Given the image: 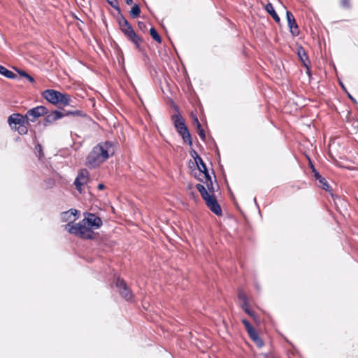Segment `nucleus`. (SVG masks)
I'll return each mask as SVG.
<instances>
[{
	"mask_svg": "<svg viewBox=\"0 0 358 358\" xmlns=\"http://www.w3.org/2000/svg\"><path fill=\"white\" fill-rule=\"evenodd\" d=\"M122 32L127 36V38L135 45L137 49L140 48V44L143 40L135 33L132 27H129V29H124Z\"/></svg>",
	"mask_w": 358,
	"mask_h": 358,
	"instance_id": "obj_11",
	"label": "nucleus"
},
{
	"mask_svg": "<svg viewBox=\"0 0 358 358\" xmlns=\"http://www.w3.org/2000/svg\"><path fill=\"white\" fill-rule=\"evenodd\" d=\"M266 358H275V357H274L273 356H267Z\"/></svg>",
	"mask_w": 358,
	"mask_h": 358,
	"instance_id": "obj_44",
	"label": "nucleus"
},
{
	"mask_svg": "<svg viewBox=\"0 0 358 358\" xmlns=\"http://www.w3.org/2000/svg\"><path fill=\"white\" fill-rule=\"evenodd\" d=\"M107 1H108V2L110 5H112V6H113V3H112V1H111L110 0H107Z\"/></svg>",
	"mask_w": 358,
	"mask_h": 358,
	"instance_id": "obj_43",
	"label": "nucleus"
},
{
	"mask_svg": "<svg viewBox=\"0 0 358 358\" xmlns=\"http://www.w3.org/2000/svg\"><path fill=\"white\" fill-rule=\"evenodd\" d=\"M340 5L342 8L348 9L350 8V0H340Z\"/></svg>",
	"mask_w": 358,
	"mask_h": 358,
	"instance_id": "obj_33",
	"label": "nucleus"
},
{
	"mask_svg": "<svg viewBox=\"0 0 358 358\" xmlns=\"http://www.w3.org/2000/svg\"><path fill=\"white\" fill-rule=\"evenodd\" d=\"M28 124H22L19 125L18 127L14 126V127H12L13 129L15 131H17L19 134L20 135H25L28 132V129L27 127V125Z\"/></svg>",
	"mask_w": 358,
	"mask_h": 358,
	"instance_id": "obj_24",
	"label": "nucleus"
},
{
	"mask_svg": "<svg viewBox=\"0 0 358 358\" xmlns=\"http://www.w3.org/2000/svg\"><path fill=\"white\" fill-rule=\"evenodd\" d=\"M115 152V145L111 141H104L94 146L86 158L85 164L90 169L98 167Z\"/></svg>",
	"mask_w": 358,
	"mask_h": 358,
	"instance_id": "obj_1",
	"label": "nucleus"
},
{
	"mask_svg": "<svg viewBox=\"0 0 358 358\" xmlns=\"http://www.w3.org/2000/svg\"><path fill=\"white\" fill-rule=\"evenodd\" d=\"M150 36H152V38L155 41H156L159 43H162V38H161L160 36L159 35V34L157 33V31H156V29L154 27H152L150 29Z\"/></svg>",
	"mask_w": 358,
	"mask_h": 358,
	"instance_id": "obj_26",
	"label": "nucleus"
},
{
	"mask_svg": "<svg viewBox=\"0 0 358 358\" xmlns=\"http://www.w3.org/2000/svg\"><path fill=\"white\" fill-rule=\"evenodd\" d=\"M309 165H310V168H311V169L313 171V168H315V167H314L313 163L311 162V161L310 159H309Z\"/></svg>",
	"mask_w": 358,
	"mask_h": 358,
	"instance_id": "obj_42",
	"label": "nucleus"
},
{
	"mask_svg": "<svg viewBox=\"0 0 358 358\" xmlns=\"http://www.w3.org/2000/svg\"><path fill=\"white\" fill-rule=\"evenodd\" d=\"M8 123L12 128L13 124L20 125L22 124H29L27 119L25 117V115H22L20 113H13L8 117Z\"/></svg>",
	"mask_w": 358,
	"mask_h": 358,
	"instance_id": "obj_13",
	"label": "nucleus"
},
{
	"mask_svg": "<svg viewBox=\"0 0 358 358\" xmlns=\"http://www.w3.org/2000/svg\"><path fill=\"white\" fill-rule=\"evenodd\" d=\"M194 153L196 155V157H194V159H195V162L198 166L199 170L204 174V176H206V175H208L209 173H208L206 166L205 163L203 162V159H201V157L200 156H199L195 151H194Z\"/></svg>",
	"mask_w": 358,
	"mask_h": 358,
	"instance_id": "obj_17",
	"label": "nucleus"
},
{
	"mask_svg": "<svg viewBox=\"0 0 358 358\" xmlns=\"http://www.w3.org/2000/svg\"><path fill=\"white\" fill-rule=\"evenodd\" d=\"M101 225H66L65 230L81 238L92 239L93 229H99Z\"/></svg>",
	"mask_w": 358,
	"mask_h": 358,
	"instance_id": "obj_3",
	"label": "nucleus"
},
{
	"mask_svg": "<svg viewBox=\"0 0 358 358\" xmlns=\"http://www.w3.org/2000/svg\"><path fill=\"white\" fill-rule=\"evenodd\" d=\"M78 210L70 209L61 214V220L64 222H67V224H73L78 219Z\"/></svg>",
	"mask_w": 358,
	"mask_h": 358,
	"instance_id": "obj_12",
	"label": "nucleus"
},
{
	"mask_svg": "<svg viewBox=\"0 0 358 358\" xmlns=\"http://www.w3.org/2000/svg\"><path fill=\"white\" fill-rule=\"evenodd\" d=\"M42 96L55 106H69L71 101V96L55 90H46L42 92Z\"/></svg>",
	"mask_w": 358,
	"mask_h": 358,
	"instance_id": "obj_2",
	"label": "nucleus"
},
{
	"mask_svg": "<svg viewBox=\"0 0 358 358\" xmlns=\"http://www.w3.org/2000/svg\"><path fill=\"white\" fill-rule=\"evenodd\" d=\"M286 17L287 20V24L289 28V31L292 36H299L300 31L299 26L296 22V20L292 13V12L287 10L286 12Z\"/></svg>",
	"mask_w": 358,
	"mask_h": 358,
	"instance_id": "obj_10",
	"label": "nucleus"
},
{
	"mask_svg": "<svg viewBox=\"0 0 358 358\" xmlns=\"http://www.w3.org/2000/svg\"><path fill=\"white\" fill-rule=\"evenodd\" d=\"M208 208L215 215H221L222 210L214 194H210L208 198L204 199Z\"/></svg>",
	"mask_w": 358,
	"mask_h": 358,
	"instance_id": "obj_9",
	"label": "nucleus"
},
{
	"mask_svg": "<svg viewBox=\"0 0 358 358\" xmlns=\"http://www.w3.org/2000/svg\"><path fill=\"white\" fill-rule=\"evenodd\" d=\"M18 73H19V75L21 77L27 78L31 83H35L34 78L28 74L26 71H19Z\"/></svg>",
	"mask_w": 358,
	"mask_h": 358,
	"instance_id": "obj_29",
	"label": "nucleus"
},
{
	"mask_svg": "<svg viewBox=\"0 0 358 358\" xmlns=\"http://www.w3.org/2000/svg\"><path fill=\"white\" fill-rule=\"evenodd\" d=\"M35 149L38 152L40 157L43 156V148H42L41 145H40V144L36 145L35 147Z\"/></svg>",
	"mask_w": 358,
	"mask_h": 358,
	"instance_id": "obj_36",
	"label": "nucleus"
},
{
	"mask_svg": "<svg viewBox=\"0 0 358 358\" xmlns=\"http://www.w3.org/2000/svg\"><path fill=\"white\" fill-rule=\"evenodd\" d=\"M191 117H192V124L196 127H200V125L201 123L199 122V120H198V117L196 116V114L192 113H191Z\"/></svg>",
	"mask_w": 358,
	"mask_h": 358,
	"instance_id": "obj_31",
	"label": "nucleus"
},
{
	"mask_svg": "<svg viewBox=\"0 0 358 358\" xmlns=\"http://www.w3.org/2000/svg\"><path fill=\"white\" fill-rule=\"evenodd\" d=\"M238 298L242 302L249 301L246 293L242 289H238Z\"/></svg>",
	"mask_w": 358,
	"mask_h": 358,
	"instance_id": "obj_28",
	"label": "nucleus"
},
{
	"mask_svg": "<svg viewBox=\"0 0 358 358\" xmlns=\"http://www.w3.org/2000/svg\"><path fill=\"white\" fill-rule=\"evenodd\" d=\"M245 313L246 314H248L249 316H250L256 323H259V317L257 315V314L255 313V311L249 309V310H246V312H245Z\"/></svg>",
	"mask_w": 358,
	"mask_h": 358,
	"instance_id": "obj_30",
	"label": "nucleus"
},
{
	"mask_svg": "<svg viewBox=\"0 0 358 358\" xmlns=\"http://www.w3.org/2000/svg\"><path fill=\"white\" fill-rule=\"evenodd\" d=\"M48 113V110L46 107L38 106L28 110L25 114V117L27 119L28 123H29V122H34L39 117H43Z\"/></svg>",
	"mask_w": 358,
	"mask_h": 358,
	"instance_id": "obj_5",
	"label": "nucleus"
},
{
	"mask_svg": "<svg viewBox=\"0 0 358 358\" xmlns=\"http://www.w3.org/2000/svg\"><path fill=\"white\" fill-rule=\"evenodd\" d=\"M126 3L128 5H131L133 3V0H125Z\"/></svg>",
	"mask_w": 358,
	"mask_h": 358,
	"instance_id": "obj_41",
	"label": "nucleus"
},
{
	"mask_svg": "<svg viewBox=\"0 0 358 358\" xmlns=\"http://www.w3.org/2000/svg\"><path fill=\"white\" fill-rule=\"evenodd\" d=\"M196 189L199 192L202 199L204 200L210 195L209 191L206 189V187L201 184L196 185Z\"/></svg>",
	"mask_w": 358,
	"mask_h": 358,
	"instance_id": "obj_21",
	"label": "nucleus"
},
{
	"mask_svg": "<svg viewBox=\"0 0 358 358\" xmlns=\"http://www.w3.org/2000/svg\"><path fill=\"white\" fill-rule=\"evenodd\" d=\"M141 13V9L137 4H135L131 9L130 14L133 18H136L139 16Z\"/></svg>",
	"mask_w": 358,
	"mask_h": 358,
	"instance_id": "obj_27",
	"label": "nucleus"
},
{
	"mask_svg": "<svg viewBox=\"0 0 358 358\" xmlns=\"http://www.w3.org/2000/svg\"><path fill=\"white\" fill-rule=\"evenodd\" d=\"M171 120L173 122L174 127L177 132L181 136L183 141L188 145H192V140L191 134L185 124V120L180 114H174L171 116Z\"/></svg>",
	"mask_w": 358,
	"mask_h": 358,
	"instance_id": "obj_4",
	"label": "nucleus"
},
{
	"mask_svg": "<svg viewBox=\"0 0 358 358\" xmlns=\"http://www.w3.org/2000/svg\"><path fill=\"white\" fill-rule=\"evenodd\" d=\"M297 54H298V56H299L300 60L302 62L303 66L307 69V73L308 74H310V69L308 67L310 61L308 59V57L305 50L302 47H300L298 49Z\"/></svg>",
	"mask_w": 358,
	"mask_h": 358,
	"instance_id": "obj_16",
	"label": "nucleus"
},
{
	"mask_svg": "<svg viewBox=\"0 0 358 358\" xmlns=\"http://www.w3.org/2000/svg\"><path fill=\"white\" fill-rule=\"evenodd\" d=\"M349 98L353 99V98L350 95H349Z\"/></svg>",
	"mask_w": 358,
	"mask_h": 358,
	"instance_id": "obj_45",
	"label": "nucleus"
},
{
	"mask_svg": "<svg viewBox=\"0 0 358 358\" xmlns=\"http://www.w3.org/2000/svg\"><path fill=\"white\" fill-rule=\"evenodd\" d=\"M79 224H102V220L101 217L96 214L85 213L84 219L82 223L80 222Z\"/></svg>",
	"mask_w": 358,
	"mask_h": 358,
	"instance_id": "obj_15",
	"label": "nucleus"
},
{
	"mask_svg": "<svg viewBox=\"0 0 358 358\" xmlns=\"http://www.w3.org/2000/svg\"><path fill=\"white\" fill-rule=\"evenodd\" d=\"M265 10L271 15V17H273V19L275 20V22L277 24L280 23V18L278 16V15L277 14V13L275 12V10H274L273 6L271 3H268L265 6Z\"/></svg>",
	"mask_w": 358,
	"mask_h": 358,
	"instance_id": "obj_18",
	"label": "nucleus"
},
{
	"mask_svg": "<svg viewBox=\"0 0 358 358\" xmlns=\"http://www.w3.org/2000/svg\"><path fill=\"white\" fill-rule=\"evenodd\" d=\"M115 285L122 298L126 301H131L133 299L134 294L123 279L118 278L116 280Z\"/></svg>",
	"mask_w": 358,
	"mask_h": 358,
	"instance_id": "obj_6",
	"label": "nucleus"
},
{
	"mask_svg": "<svg viewBox=\"0 0 358 358\" xmlns=\"http://www.w3.org/2000/svg\"><path fill=\"white\" fill-rule=\"evenodd\" d=\"M104 187H105V185H104L103 184H101H101H99V185H98V189H100V190L103 189H104Z\"/></svg>",
	"mask_w": 358,
	"mask_h": 358,
	"instance_id": "obj_40",
	"label": "nucleus"
},
{
	"mask_svg": "<svg viewBox=\"0 0 358 358\" xmlns=\"http://www.w3.org/2000/svg\"><path fill=\"white\" fill-rule=\"evenodd\" d=\"M249 306H249V301L242 302L241 303V307L244 310V312H246V310H249L250 309Z\"/></svg>",
	"mask_w": 358,
	"mask_h": 358,
	"instance_id": "obj_37",
	"label": "nucleus"
},
{
	"mask_svg": "<svg viewBox=\"0 0 358 358\" xmlns=\"http://www.w3.org/2000/svg\"><path fill=\"white\" fill-rule=\"evenodd\" d=\"M289 188H290L291 192L292 193H294V192H296L297 191H299V190H301L302 189L301 185L299 183H297V182L289 186Z\"/></svg>",
	"mask_w": 358,
	"mask_h": 358,
	"instance_id": "obj_32",
	"label": "nucleus"
},
{
	"mask_svg": "<svg viewBox=\"0 0 358 358\" xmlns=\"http://www.w3.org/2000/svg\"><path fill=\"white\" fill-rule=\"evenodd\" d=\"M44 118V126L51 124L57 120L64 117V114L59 110H54L49 114L45 115Z\"/></svg>",
	"mask_w": 358,
	"mask_h": 358,
	"instance_id": "obj_14",
	"label": "nucleus"
},
{
	"mask_svg": "<svg viewBox=\"0 0 358 358\" xmlns=\"http://www.w3.org/2000/svg\"><path fill=\"white\" fill-rule=\"evenodd\" d=\"M196 128L197 133H198L199 136H200V138L203 141H205V139H206L205 131L202 128L201 125H200V127H196Z\"/></svg>",
	"mask_w": 358,
	"mask_h": 358,
	"instance_id": "obj_34",
	"label": "nucleus"
},
{
	"mask_svg": "<svg viewBox=\"0 0 358 358\" xmlns=\"http://www.w3.org/2000/svg\"><path fill=\"white\" fill-rule=\"evenodd\" d=\"M318 186L321 188H322L323 189L326 190L327 192H329L332 197V199L334 200H335V196L334 194L332 193V189H331V187L330 186V185L328 183V182L327 181V180L324 178H321L319 181H318Z\"/></svg>",
	"mask_w": 358,
	"mask_h": 358,
	"instance_id": "obj_19",
	"label": "nucleus"
},
{
	"mask_svg": "<svg viewBox=\"0 0 358 358\" xmlns=\"http://www.w3.org/2000/svg\"><path fill=\"white\" fill-rule=\"evenodd\" d=\"M241 322L243 324L250 339L254 341L259 348H262L264 345V342L259 338V334L255 329L246 319H242Z\"/></svg>",
	"mask_w": 358,
	"mask_h": 358,
	"instance_id": "obj_7",
	"label": "nucleus"
},
{
	"mask_svg": "<svg viewBox=\"0 0 358 358\" xmlns=\"http://www.w3.org/2000/svg\"><path fill=\"white\" fill-rule=\"evenodd\" d=\"M138 27L141 30H145L146 29V25L142 22H138Z\"/></svg>",
	"mask_w": 358,
	"mask_h": 358,
	"instance_id": "obj_39",
	"label": "nucleus"
},
{
	"mask_svg": "<svg viewBox=\"0 0 358 358\" xmlns=\"http://www.w3.org/2000/svg\"><path fill=\"white\" fill-rule=\"evenodd\" d=\"M118 23L122 31H124V29H129L131 27L128 21L122 16L119 18Z\"/></svg>",
	"mask_w": 358,
	"mask_h": 358,
	"instance_id": "obj_25",
	"label": "nucleus"
},
{
	"mask_svg": "<svg viewBox=\"0 0 358 358\" xmlns=\"http://www.w3.org/2000/svg\"><path fill=\"white\" fill-rule=\"evenodd\" d=\"M81 113L82 112L80 110H74V111H67L66 113H64V116L65 115H80Z\"/></svg>",
	"mask_w": 358,
	"mask_h": 358,
	"instance_id": "obj_35",
	"label": "nucleus"
},
{
	"mask_svg": "<svg viewBox=\"0 0 358 358\" xmlns=\"http://www.w3.org/2000/svg\"><path fill=\"white\" fill-rule=\"evenodd\" d=\"M89 177V171L85 169H83L78 172V174L74 181V185L76 186V189L80 193H81L82 192L81 187L88 182Z\"/></svg>",
	"mask_w": 358,
	"mask_h": 358,
	"instance_id": "obj_8",
	"label": "nucleus"
},
{
	"mask_svg": "<svg viewBox=\"0 0 358 358\" xmlns=\"http://www.w3.org/2000/svg\"><path fill=\"white\" fill-rule=\"evenodd\" d=\"M313 173H314V177L315 178V180H317V181H319L321 178H322L323 177L316 171V169L315 168H313Z\"/></svg>",
	"mask_w": 358,
	"mask_h": 358,
	"instance_id": "obj_38",
	"label": "nucleus"
},
{
	"mask_svg": "<svg viewBox=\"0 0 358 358\" xmlns=\"http://www.w3.org/2000/svg\"><path fill=\"white\" fill-rule=\"evenodd\" d=\"M196 189L199 192L202 199L204 200L210 195L209 191L206 189V187L201 184L196 185Z\"/></svg>",
	"mask_w": 358,
	"mask_h": 358,
	"instance_id": "obj_20",
	"label": "nucleus"
},
{
	"mask_svg": "<svg viewBox=\"0 0 358 358\" xmlns=\"http://www.w3.org/2000/svg\"><path fill=\"white\" fill-rule=\"evenodd\" d=\"M204 177L206 179V180L204 181V183H206L210 194H214L215 189H214L213 183V181H212L210 174L206 175Z\"/></svg>",
	"mask_w": 358,
	"mask_h": 358,
	"instance_id": "obj_22",
	"label": "nucleus"
},
{
	"mask_svg": "<svg viewBox=\"0 0 358 358\" xmlns=\"http://www.w3.org/2000/svg\"><path fill=\"white\" fill-rule=\"evenodd\" d=\"M0 74L8 78H14L15 77V74L13 72L8 70L1 65H0Z\"/></svg>",
	"mask_w": 358,
	"mask_h": 358,
	"instance_id": "obj_23",
	"label": "nucleus"
}]
</instances>
